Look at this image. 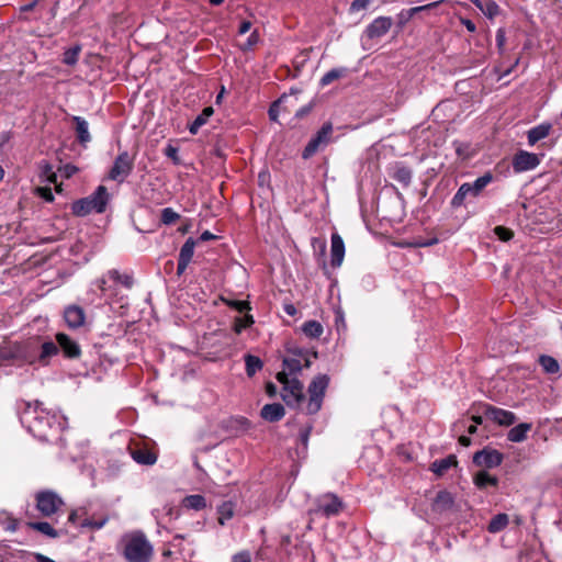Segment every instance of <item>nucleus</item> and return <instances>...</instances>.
<instances>
[{
  "instance_id": "6",
  "label": "nucleus",
  "mask_w": 562,
  "mask_h": 562,
  "mask_svg": "<svg viewBox=\"0 0 562 562\" xmlns=\"http://www.w3.org/2000/svg\"><path fill=\"white\" fill-rule=\"evenodd\" d=\"M36 509L44 517H52L61 512L65 502L61 496L53 490H41L34 495Z\"/></svg>"
},
{
  "instance_id": "7",
  "label": "nucleus",
  "mask_w": 562,
  "mask_h": 562,
  "mask_svg": "<svg viewBox=\"0 0 562 562\" xmlns=\"http://www.w3.org/2000/svg\"><path fill=\"white\" fill-rule=\"evenodd\" d=\"M329 384V376L327 374L316 375L308 385V401L305 406L306 414H316L323 404L326 389Z\"/></svg>"
},
{
  "instance_id": "34",
  "label": "nucleus",
  "mask_w": 562,
  "mask_h": 562,
  "mask_svg": "<svg viewBox=\"0 0 562 562\" xmlns=\"http://www.w3.org/2000/svg\"><path fill=\"white\" fill-rule=\"evenodd\" d=\"M245 364L246 373L248 376H254L263 367V362L260 360V358L249 353L245 356Z\"/></svg>"
},
{
  "instance_id": "37",
  "label": "nucleus",
  "mask_w": 562,
  "mask_h": 562,
  "mask_svg": "<svg viewBox=\"0 0 562 562\" xmlns=\"http://www.w3.org/2000/svg\"><path fill=\"white\" fill-rule=\"evenodd\" d=\"M539 363L543 371L549 374H555L560 370L559 362L551 356H540Z\"/></svg>"
},
{
  "instance_id": "39",
  "label": "nucleus",
  "mask_w": 562,
  "mask_h": 562,
  "mask_svg": "<svg viewBox=\"0 0 562 562\" xmlns=\"http://www.w3.org/2000/svg\"><path fill=\"white\" fill-rule=\"evenodd\" d=\"M109 520V517L108 516H102L98 519H94V518H85L80 521V527L81 528H89V529H92V530H99L101 528H103L105 526V524L108 522Z\"/></svg>"
},
{
  "instance_id": "43",
  "label": "nucleus",
  "mask_w": 562,
  "mask_h": 562,
  "mask_svg": "<svg viewBox=\"0 0 562 562\" xmlns=\"http://www.w3.org/2000/svg\"><path fill=\"white\" fill-rule=\"evenodd\" d=\"M79 53H80V47H78V46L67 49L64 53V57H63L64 64L69 65V66L75 65L78 61Z\"/></svg>"
},
{
  "instance_id": "62",
  "label": "nucleus",
  "mask_w": 562,
  "mask_h": 562,
  "mask_svg": "<svg viewBox=\"0 0 562 562\" xmlns=\"http://www.w3.org/2000/svg\"><path fill=\"white\" fill-rule=\"evenodd\" d=\"M266 390L269 396H274L277 394V386L273 383H268Z\"/></svg>"
},
{
  "instance_id": "55",
  "label": "nucleus",
  "mask_w": 562,
  "mask_h": 562,
  "mask_svg": "<svg viewBox=\"0 0 562 562\" xmlns=\"http://www.w3.org/2000/svg\"><path fill=\"white\" fill-rule=\"evenodd\" d=\"M438 4V2H432V3H428L426 5H422V7H415V8H412L409 9L408 11V15L409 16H413L415 15L416 13L420 12V11H424V10H428L430 8H434Z\"/></svg>"
},
{
  "instance_id": "63",
  "label": "nucleus",
  "mask_w": 562,
  "mask_h": 562,
  "mask_svg": "<svg viewBox=\"0 0 562 562\" xmlns=\"http://www.w3.org/2000/svg\"><path fill=\"white\" fill-rule=\"evenodd\" d=\"M459 443L464 447H468L471 445V439L468 436L462 435L459 437Z\"/></svg>"
},
{
  "instance_id": "50",
  "label": "nucleus",
  "mask_w": 562,
  "mask_h": 562,
  "mask_svg": "<svg viewBox=\"0 0 562 562\" xmlns=\"http://www.w3.org/2000/svg\"><path fill=\"white\" fill-rule=\"evenodd\" d=\"M109 278L106 274L101 277L94 282V285L102 292L106 293L109 290H111L112 285H108Z\"/></svg>"
},
{
  "instance_id": "38",
  "label": "nucleus",
  "mask_w": 562,
  "mask_h": 562,
  "mask_svg": "<svg viewBox=\"0 0 562 562\" xmlns=\"http://www.w3.org/2000/svg\"><path fill=\"white\" fill-rule=\"evenodd\" d=\"M347 72L346 68H333L329 71H327L322 78H321V86L325 87L330 85L333 81L344 77Z\"/></svg>"
},
{
  "instance_id": "64",
  "label": "nucleus",
  "mask_w": 562,
  "mask_h": 562,
  "mask_svg": "<svg viewBox=\"0 0 562 562\" xmlns=\"http://www.w3.org/2000/svg\"><path fill=\"white\" fill-rule=\"evenodd\" d=\"M79 517V513L78 510H72L69 516H68V521L71 522V524H76L77 522V519Z\"/></svg>"
},
{
  "instance_id": "17",
  "label": "nucleus",
  "mask_w": 562,
  "mask_h": 562,
  "mask_svg": "<svg viewBox=\"0 0 562 562\" xmlns=\"http://www.w3.org/2000/svg\"><path fill=\"white\" fill-rule=\"evenodd\" d=\"M194 247H195V241L192 238H188L186 240V243L182 245L180 252H179V258H178V267H177L178 276H181L186 271L188 265L190 263V261L193 257Z\"/></svg>"
},
{
  "instance_id": "18",
  "label": "nucleus",
  "mask_w": 562,
  "mask_h": 562,
  "mask_svg": "<svg viewBox=\"0 0 562 562\" xmlns=\"http://www.w3.org/2000/svg\"><path fill=\"white\" fill-rule=\"evenodd\" d=\"M330 255H331V266L334 268L340 267L345 257V244L342 238L338 233H334L331 235V247H330Z\"/></svg>"
},
{
  "instance_id": "53",
  "label": "nucleus",
  "mask_w": 562,
  "mask_h": 562,
  "mask_svg": "<svg viewBox=\"0 0 562 562\" xmlns=\"http://www.w3.org/2000/svg\"><path fill=\"white\" fill-rule=\"evenodd\" d=\"M231 306L234 307L235 310H237L240 313L250 308L249 307V303L246 302V301H233L231 303Z\"/></svg>"
},
{
  "instance_id": "60",
  "label": "nucleus",
  "mask_w": 562,
  "mask_h": 562,
  "mask_svg": "<svg viewBox=\"0 0 562 562\" xmlns=\"http://www.w3.org/2000/svg\"><path fill=\"white\" fill-rule=\"evenodd\" d=\"M311 111L310 105L302 106L300 110L296 111L295 116L296 117H303Z\"/></svg>"
},
{
  "instance_id": "56",
  "label": "nucleus",
  "mask_w": 562,
  "mask_h": 562,
  "mask_svg": "<svg viewBox=\"0 0 562 562\" xmlns=\"http://www.w3.org/2000/svg\"><path fill=\"white\" fill-rule=\"evenodd\" d=\"M78 171V168L74 165H66L64 168H63V172L65 175L66 178H70L71 176H74L76 172Z\"/></svg>"
},
{
  "instance_id": "16",
  "label": "nucleus",
  "mask_w": 562,
  "mask_h": 562,
  "mask_svg": "<svg viewBox=\"0 0 562 562\" xmlns=\"http://www.w3.org/2000/svg\"><path fill=\"white\" fill-rule=\"evenodd\" d=\"M64 319L69 328H79L85 324L86 314L82 307L69 305L64 311Z\"/></svg>"
},
{
  "instance_id": "29",
  "label": "nucleus",
  "mask_w": 562,
  "mask_h": 562,
  "mask_svg": "<svg viewBox=\"0 0 562 562\" xmlns=\"http://www.w3.org/2000/svg\"><path fill=\"white\" fill-rule=\"evenodd\" d=\"M27 526L33 529V530H36L43 535H45L46 537L48 538H52V539H56L59 537L60 532L58 530H56L49 522L47 521H34V522H29Z\"/></svg>"
},
{
  "instance_id": "3",
  "label": "nucleus",
  "mask_w": 562,
  "mask_h": 562,
  "mask_svg": "<svg viewBox=\"0 0 562 562\" xmlns=\"http://www.w3.org/2000/svg\"><path fill=\"white\" fill-rule=\"evenodd\" d=\"M122 555L126 562H151L154 547L143 531L125 533L121 539Z\"/></svg>"
},
{
  "instance_id": "22",
  "label": "nucleus",
  "mask_w": 562,
  "mask_h": 562,
  "mask_svg": "<svg viewBox=\"0 0 562 562\" xmlns=\"http://www.w3.org/2000/svg\"><path fill=\"white\" fill-rule=\"evenodd\" d=\"M72 122L75 123V130L77 134V139L81 145H86L91 140V135L89 133V124L81 116H74Z\"/></svg>"
},
{
  "instance_id": "8",
  "label": "nucleus",
  "mask_w": 562,
  "mask_h": 562,
  "mask_svg": "<svg viewBox=\"0 0 562 562\" xmlns=\"http://www.w3.org/2000/svg\"><path fill=\"white\" fill-rule=\"evenodd\" d=\"M331 134V123H324L321 130L316 133V135H314L305 146L302 153V157L304 159H308L312 156H314L318 150L324 149L330 143Z\"/></svg>"
},
{
  "instance_id": "1",
  "label": "nucleus",
  "mask_w": 562,
  "mask_h": 562,
  "mask_svg": "<svg viewBox=\"0 0 562 562\" xmlns=\"http://www.w3.org/2000/svg\"><path fill=\"white\" fill-rule=\"evenodd\" d=\"M21 424L34 436L41 440L49 439V431L59 432L66 423V419L57 414H53L43 408L42 403H25L20 414Z\"/></svg>"
},
{
  "instance_id": "21",
  "label": "nucleus",
  "mask_w": 562,
  "mask_h": 562,
  "mask_svg": "<svg viewBox=\"0 0 562 562\" xmlns=\"http://www.w3.org/2000/svg\"><path fill=\"white\" fill-rule=\"evenodd\" d=\"M106 277L110 281H112L115 285L120 284L124 289L130 290L134 285L133 276L130 273H122L116 269H111L106 272Z\"/></svg>"
},
{
  "instance_id": "13",
  "label": "nucleus",
  "mask_w": 562,
  "mask_h": 562,
  "mask_svg": "<svg viewBox=\"0 0 562 562\" xmlns=\"http://www.w3.org/2000/svg\"><path fill=\"white\" fill-rule=\"evenodd\" d=\"M539 164V157L536 154L526 150H519L515 154L512 161L513 169L517 173L532 170L537 168Z\"/></svg>"
},
{
  "instance_id": "19",
  "label": "nucleus",
  "mask_w": 562,
  "mask_h": 562,
  "mask_svg": "<svg viewBox=\"0 0 562 562\" xmlns=\"http://www.w3.org/2000/svg\"><path fill=\"white\" fill-rule=\"evenodd\" d=\"M284 415V407L280 403L266 404L260 411V416L270 423L279 422Z\"/></svg>"
},
{
  "instance_id": "46",
  "label": "nucleus",
  "mask_w": 562,
  "mask_h": 562,
  "mask_svg": "<svg viewBox=\"0 0 562 562\" xmlns=\"http://www.w3.org/2000/svg\"><path fill=\"white\" fill-rule=\"evenodd\" d=\"M42 177H45L46 180L50 183H56V180H57V176L56 173L53 171V168L49 164L45 162L42 165V172H41Z\"/></svg>"
},
{
  "instance_id": "41",
  "label": "nucleus",
  "mask_w": 562,
  "mask_h": 562,
  "mask_svg": "<svg viewBox=\"0 0 562 562\" xmlns=\"http://www.w3.org/2000/svg\"><path fill=\"white\" fill-rule=\"evenodd\" d=\"M481 12L487 18V19H494L495 16H497L501 12V8L499 5L493 1V0H488V1H485L484 4H483V8H481Z\"/></svg>"
},
{
  "instance_id": "2",
  "label": "nucleus",
  "mask_w": 562,
  "mask_h": 562,
  "mask_svg": "<svg viewBox=\"0 0 562 562\" xmlns=\"http://www.w3.org/2000/svg\"><path fill=\"white\" fill-rule=\"evenodd\" d=\"M283 368L285 371L277 374V380L283 385L281 397L290 407L299 408L305 401L304 385L296 378H289V374H295L303 368L300 357L290 356L283 359Z\"/></svg>"
},
{
  "instance_id": "36",
  "label": "nucleus",
  "mask_w": 562,
  "mask_h": 562,
  "mask_svg": "<svg viewBox=\"0 0 562 562\" xmlns=\"http://www.w3.org/2000/svg\"><path fill=\"white\" fill-rule=\"evenodd\" d=\"M183 506L189 509L201 510V509L205 508L206 501H205L204 496L199 495V494L189 495V496L184 497Z\"/></svg>"
},
{
  "instance_id": "58",
  "label": "nucleus",
  "mask_w": 562,
  "mask_h": 562,
  "mask_svg": "<svg viewBox=\"0 0 562 562\" xmlns=\"http://www.w3.org/2000/svg\"><path fill=\"white\" fill-rule=\"evenodd\" d=\"M251 29V22L250 21H243L239 25L238 33L239 34H246Z\"/></svg>"
},
{
  "instance_id": "54",
  "label": "nucleus",
  "mask_w": 562,
  "mask_h": 562,
  "mask_svg": "<svg viewBox=\"0 0 562 562\" xmlns=\"http://www.w3.org/2000/svg\"><path fill=\"white\" fill-rule=\"evenodd\" d=\"M311 430L312 426H307L306 428L302 429L300 434V440L305 448L307 447L308 443Z\"/></svg>"
},
{
  "instance_id": "12",
  "label": "nucleus",
  "mask_w": 562,
  "mask_h": 562,
  "mask_svg": "<svg viewBox=\"0 0 562 562\" xmlns=\"http://www.w3.org/2000/svg\"><path fill=\"white\" fill-rule=\"evenodd\" d=\"M503 462V454L492 448H484L473 456V463L481 468L493 469Z\"/></svg>"
},
{
  "instance_id": "31",
  "label": "nucleus",
  "mask_w": 562,
  "mask_h": 562,
  "mask_svg": "<svg viewBox=\"0 0 562 562\" xmlns=\"http://www.w3.org/2000/svg\"><path fill=\"white\" fill-rule=\"evenodd\" d=\"M234 513H235V505H234V503H232L231 501L223 502L217 507V514H218L217 521H218V524L224 526L229 519L233 518Z\"/></svg>"
},
{
  "instance_id": "33",
  "label": "nucleus",
  "mask_w": 562,
  "mask_h": 562,
  "mask_svg": "<svg viewBox=\"0 0 562 562\" xmlns=\"http://www.w3.org/2000/svg\"><path fill=\"white\" fill-rule=\"evenodd\" d=\"M474 484L479 488H485L487 486H497L498 479L488 474L486 471H480L474 476Z\"/></svg>"
},
{
  "instance_id": "51",
  "label": "nucleus",
  "mask_w": 562,
  "mask_h": 562,
  "mask_svg": "<svg viewBox=\"0 0 562 562\" xmlns=\"http://www.w3.org/2000/svg\"><path fill=\"white\" fill-rule=\"evenodd\" d=\"M232 562H252L248 551H240L232 557Z\"/></svg>"
},
{
  "instance_id": "5",
  "label": "nucleus",
  "mask_w": 562,
  "mask_h": 562,
  "mask_svg": "<svg viewBox=\"0 0 562 562\" xmlns=\"http://www.w3.org/2000/svg\"><path fill=\"white\" fill-rule=\"evenodd\" d=\"M493 180L494 176L492 172L487 171L473 182L462 183L451 199V207L458 209L464 204L467 199H475L480 196Z\"/></svg>"
},
{
  "instance_id": "14",
  "label": "nucleus",
  "mask_w": 562,
  "mask_h": 562,
  "mask_svg": "<svg viewBox=\"0 0 562 562\" xmlns=\"http://www.w3.org/2000/svg\"><path fill=\"white\" fill-rule=\"evenodd\" d=\"M56 342L66 358L77 359L80 357L81 349L79 344L68 335L64 333H57Z\"/></svg>"
},
{
  "instance_id": "40",
  "label": "nucleus",
  "mask_w": 562,
  "mask_h": 562,
  "mask_svg": "<svg viewBox=\"0 0 562 562\" xmlns=\"http://www.w3.org/2000/svg\"><path fill=\"white\" fill-rule=\"evenodd\" d=\"M290 352L293 356L300 357L301 363L305 368H310L311 367V363H312L311 358H317V352L316 351L308 352L306 350H303V349H300V348H295V349H291Z\"/></svg>"
},
{
  "instance_id": "35",
  "label": "nucleus",
  "mask_w": 562,
  "mask_h": 562,
  "mask_svg": "<svg viewBox=\"0 0 562 562\" xmlns=\"http://www.w3.org/2000/svg\"><path fill=\"white\" fill-rule=\"evenodd\" d=\"M323 330L322 324L317 321H307L302 325V331L310 338H318Z\"/></svg>"
},
{
  "instance_id": "48",
  "label": "nucleus",
  "mask_w": 562,
  "mask_h": 562,
  "mask_svg": "<svg viewBox=\"0 0 562 562\" xmlns=\"http://www.w3.org/2000/svg\"><path fill=\"white\" fill-rule=\"evenodd\" d=\"M36 192L46 202H53L54 201V194H53L50 188H48V187H40V188L36 189Z\"/></svg>"
},
{
  "instance_id": "59",
  "label": "nucleus",
  "mask_w": 562,
  "mask_h": 562,
  "mask_svg": "<svg viewBox=\"0 0 562 562\" xmlns=\"http://www.w3.org/2000/svg\"><path fill=\"white\" fill-rule=\"evenodd\" d=\"M33 557L36 560V562H55L53 559L38 552L33 553Z\"/></svg>"
},
{
  "instance_id": "47",
  "label": "nucleus",
  "mask_w": 562,
  "mask_h": 562,
  "mask_svg": "<svg viewBox=\"0 0 562 562\" xmlns=\"http://www.w3.org/2000/svg\"><path fill=\"white\" fill-rule=\"evenodd\" d=\"M505 43H506V32L505 29L499 27L496 31V46L498 52L502 54L505 49Z\"/></svg>"
},
{
  "instance_id": "30",
  "label": "nucleus",
  "mask_w": 562,
  "mask_h": 562,
  "mask_svg": "<svg viewBox=\"0 0 562 562\" xmlns=\"http://www.w3.org/2000/svg\"><path fill=\"white\" fill-rule=\"evenodd\" d=\"M214 113L212 106H206L203 111L195 117V120L189 125V132L192 135H195L199 130L207 122L209 117Z\"/></svg>"
},
{
  "instance_id": "32",
  "label": "nucleus",
  "mask_w": 562,
  "mask_h": 562,
  "mask_svg": "<svg viewBox=\"0 0 562 562\" xmlns=\"http://www.w3.org/2000/svg\"><path fill=\"white\" fill-rule=\"evenodd\" d=\"M509 524V517L507 514H497L488 522L487 530L491 533H497L505 529Z\"/></svg>"
},
{
  "instance_id": "23",
  "label": "nucleus",
  "mask_w": 562,
  "mask_h": 562,
  "mask_svg": "<svg viewBox=\"0 0 562 562\" xmlns=\"http://www.w3.org/2000/svg\"><path fill=\"white\" fill-rule=\"evenodd\" d=\"M131 454L139 464L153 465L157 461V454L147 448H135L132 450Z\"/></svg>"
},
{
  "instance_id": "4",
  "label": "nucleus",
  "mask_w": 562,
  "mask_h": 562,
  "mask_svg": "<svg viewBox=\"0 0 562 562\" xmlns=\"http://www.w3.org/2000/svg\"><path fill=\"white\" fill-rule=\"evenodd\" d=\"M110 201V194L104 186H99L87 198L77 200L71 205V211L77 216H86L92 212L103 213Z\"/></svg>"
},
{
  "instance_id": "27",
  "label": "nucleus",
  "mask_w": 562,
  "mask_h": 562,
  "mask_svg": "<svg viewBox=\"0 0 562 562\" xmlns=\"http://www.w3.org/2000/svg\"><path fill=\"white\" fill-rule=\"evenodd\" d=\"M392 178L394 180H396L397 182L402 183L405 188H407L412 182L413 171L411 168L403 166L401 164H397L394 167Z\"/></svg>"
},
{
  "instance_id": "44",
  "label": "nucleus",
  "mask_w": 562,
  "mask_h": 562,
  "mask_svg": "<svg viewBox=\"0 0 562 562\" xmlns=\"http://www.w3.org/2000/svg\"><path fill=\"white\" fill-rule=\"evenodd\" d=\"M254 323V318L251 315H246L244 317H237L234 324V330L237 334H240L245 328L249 327Z\"/></svg>"
},
{
  "instance_id": "28",
  "label": "nucleus",
  "mask_w": 562,
  "mask_h": 562,
  "mask_svg": "<svg viewBox=\"0 0 562 562\" xmlns=\"http://www.w3.org/2000/svg\"><path fill=\"white\" fill-rule=\"evenodd\" d=\"M531 429V424L521 423L513 427L508 434L507 439L512 442H521L527 438V432Z\"/></svg>"
},
{
  "instance_id": "15",
  "label": "nucleus",
  "mask_w": 562,
  "mask_h": 562,
  "mask_svg": "<svg viewBox=\"0 0 562 562\" xmlns=\"http://www.w3.org/2000/svg\"><path fill=\"white\" fill-rule=\"evenodd\" d=\"M393 25V20L390 16H379L374 19L366 29V35L373 40L384 36Z\"/></svg>"
},
{
  "instance_id": "9",
  "label": "nucleus",
  "mask_w": 562,
  "mask_h": 562,
  "mask_svg": "<svg viewBox=\"0 0 562 562\" xmlns=\"http://www.w3.org/2000/svg\"><path fill=\"white\" fill-rule=\"evenodd\" d=\"M342 509L341 499L333 493L321 495L315 501V508L311 513L325 517L337 516Z\"/></svg>"
},
{
  "instance_id": "26",
  "label": "nucleus",
  "mask_w": 562,
  "mask_h": 562,
  "mask_svg": "<svg viewBox=\"0 0 562 562\" xmlns=\"http://www.w3.org/2000/svg\"><path fill=\"white\" fill-rule=\"evenodd\" d=\"M458 463L456 456L450 454L443 459L436 460L431 463V471L441 476L443 475L449 469L452 467H456Z\"/></svg>"
},
{
  "instance_id": "42",
  "label": "nucleus",
  "mask_w": 562,
  "mask_h": 562,
  "mask_svg": "<svg viewBox=\"0 0 562 562\" xmlns=\"http://www.w3.org/2000/svg\"><path fill=\"white\" fill-rule=\"evenodd\" d=\"M180 218V215L171 207H165L161 210L160 221L165 225H171Z\"/></svg>"
},
{
  "instance_id": "61",
  "label": "nucleus",
  "mask_w": 562,
  "mask_h": 562,
  "mask_svg": "<svg viewBox=\"0 0 562 562\" xmlns=\"http://www.w3.org/2000/svg\"><path fill=\"white\" fill-rule=\"evenodd\" d=\"M215 238H216V236L209 231L203 232L200 236V239L203 241L215 239Z\"/></svg>"
},
{
  "instance_id": "24",
  "label": "nucleus",
  "mask_w": 562,
  "mask_h": 562,
  "mask_svg": "<svg viewBox=\"0 0 562 562\" xmlns=\"http://www.w3.org/2000/svg\"><path fill=\"white\" fill-rule=\"evenodd\" d=\"M550 131L551 124L549 123L539 124L532 127L531 130L528 131L527 134L528 144L530 146L535 145L537 142L546 138L549 135Z\"/></svg>"
},
{
  "instance_id": "20",
  "label": "nucleus",
  "mask_w": 562,
  "mask_h": 562,
  "mask_svg": "<svg viewBox=\"0 0 562 562\" xmlns=\"http://www.w3.org/2000/svg\"><path fill=\"white\" fill-rule=\"evenodd\" d=\"M59 352V348H58V345L57 342L55 344L54 341L52 340H47V341H44L42 345H41V348H40V353L37 356V359L36 361L41 364V366H47L49 363V360L57 356Z\"/></svg>"
},
{
  "instance_id": "45",
  "label": "nucleus",
  "mask_w": 562,
  "mask_h": 562,
  "mask_svg": "<svg viewBox=\"0 0 562 562\" xmlns=\"http://www.w3.org/2000/svg\"><path fill=\"white\" fill-rule=\"evenodd\" d=\"M494 233L503 241H508L514 236L513 232L504 226H496Z\"/></svg>"
},
{
  "instance_id": "57",
  "label": "nucleus",
  "mask_w": 562,
  "mask_h": 562,
  "mask_svg": "<svg viewBox=\"0 0 562 562\" xmlns=\"http://www.w3.org/2000/svg\"><path fill=\"white\" fill-rule=\"evenodd\" d=\"M461 24L471 33H474L476 31L474 22H472L469 19H461Z\"/></svg>"
},
{
  "instance_id": "11",
  "label": "nucleus",
  "mask_w": 562,
  "mask_h": 562,
  "mask_svg": "<svg viewBox=\"0 0 562 562\" xmlns=\"http://www.w3.org/2000/svg\"><path fill=\"white\" fill-rule=\"evenodd\" d=\"M481 412L485 418L501 426H510L516 422V416L513 412L505 411L490 404H482Z\"/></svg>"
},
{
  "instance_id": "49",
  "label": "nucleus",
  "mask_w": 562,
  "mask_h": 562,
  "mask_svg": "<svg viewBox=\"0 0 562 562\" xmlns=\"http://www.w3.org/2000/svg\"><path fill=\"white\" fill-rule=\"evenodd\" d=\"M371 0H353L350 4L351 12H359L366 10L370 4Z\"/></svg>"
},
{
  "instance_id": "10",
  "label": "nucleus",
  "mask_w": 562,
  "mask_h": 562,
  "mask_svg": "<svg viewBox=\"0 0 562 562\" xmlns=\"http://www.w3.org/2000/svg\"><path fill=\"white\" fill-rule=\"evenodd\" d=\"M134 169V159L124 150L114 160L109 171V179L122 183L132 173Z\"/></svg>"
},
{
  "instance_id": "25",
  "label": "nucleus",
  "mask_w": 562,
  "mask_h": 562,
  "mask_svg": "<svg viewBox=\"0 0 562 562\" xmlns=\"http://www.w3.org/2000/svg\"><path fill=\"white\" fill-rule=\"evenodd\" d=\"M452 505H453L452 495L447 491H440V492H438V494L436 495V498L434 499L432 509L435 512L441 513V512L450 509L452 507Z\"/></svg>"
},
{
  "instance_id": "52",
  "label": "nucleus",
  "mask_w": 562,
  "mask_h": 562,
  "mask_svg": "<svg viewBox=\"0 0 562 562\" xmlns=\"http://www.w3.org/2000/svg\"><path fill=\"white\" fill-rule=\"evenodd\" d=\"M165 155L172 159L176 164L179 162V157H178V148L172 146V145H168L165 149Z\"/></svg>"
}]
</instances>
